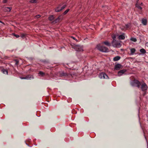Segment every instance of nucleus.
I'll return each instance as SVG.
<instances>
[{
  "label": "nucleus",
  "instance_id": "nucleus-8",
  "mask_svg": "<svg viewBox=\"0 0 148 148\" xmlns=\"http://www.w3.org/2000/svg\"><path fill=\"white\" fill-rule=\"evenodd\" d=\"M126 71V70L125 69H123L122 70H121L120 71H119L118 73V75L119 76H120L124 74V73Z\"/></svg>",
  "mask_w": 148,
  "mask_h": 148
},
{
  "label": "nucleus",
  "instance_id": "nucleus-35",
  "mask_svg": "<svg viewBox=\"0 0 148 148\" xmlns=\"http://www.w3.org/2000/svg\"><path fill=\"white\" fill-rule=\"evenodd\" d=\"M20 78L21 79H24V77H20Z\"/></svg>",
  "mask_w": 148,
  "mask_h": 148
},
{
  "label": "nucleus",
  "instance_id": "nucleus-28",
  "mask_svg": "<svg viewBox=\"0 0 148 148\" xmlns=\"http://www.w3.org/2000/svg\"><path fill=\"white\" fill-rule=\"evenodd\" d=\"M69 9L66 10H65L64 12L63 13V14H66L69 12Z\"/></svg>",
  "mask_w": 148,
  "mask_h": 148
},
{
  "label": "nucleus",
  "instance_id": "nucleus-38",
  "mask_svg": "<svg viewBox=\"0 0 148 148\" xmlns=\"http://www.w3.org/2000/svg\"><path fill=\"white\" fill-rule=\"evenodd\" d=\"M0 23H2V22L0 21Z\"/></svg>",
  "mask_w": 148,
  "mask_h": 148
},
{
  "label": "nucleus",
  "instance_id": "nucleus-43",
  "mask_svg": "<svg viewBox=\"0 0 148 148\" xmlns=\"http://www.w3.org/2000/svg\"><path fill=\"white\" fill-rule=\"evenodd\" d=\"M139 1V0H137V1Z\"/></svg>",
  "mask_w": 148,
  "mask_h": 148
},
{
  "label": "nucleus",
  "instance_id": "nucleus-24",
  "mask_svg": "<svg viewBox=\"0 0 148 148\" xmlns=\"http://www.w3.org/2000/svg\"><path fill=\"white\" fill-rule=\"evenodd\" d=\"M39 74L42 76H44L45 75V73L41 71L39 72Z\"/></svg>",
  "mask_w": 148,
  "mask_h": 148
},
{
  "label": "nucleus",
  "instance_id": "nucleus-22",
  "mask_svg": "<svg viewBox=\"0 0 148 148\" xmlns=\"http://www.w3.org/2000/svg\"><path fill=\"white\" fill-rule=\"evenodd\" d=\"M49 20L50 21H52L54 19V16L53 15H51L49 16Z\"/></svg>",
  "mask_w": 148,
  "mask_h": 148
},
{
  "label": "nucleus",
  "instance_id": "nucleus-18",
  "mask_svg": "<svg viewBox=\"0 0 148 148\" xmlns=\"http://www.w3.org/2000/svg\"><path fill=\"white\" fill-rule=\"evenodd\" d=\"M103 43L105 44V45L108 46H110L111 45L110 43L108 41H106L105 42H103Z\"/></svg>",
  "mask_w": 148,
  "mask_h": 148
},
{
  "label": "nucleus",
  "instance_id": "nucleus-12",
  "mask_svg": "<svg viewBox=\"0 0 148 148\" xmlns=\"http://www.w3.org/2000/svg\"><path fill=\"white\" fill-rule=\"evenodd\" d=\"M61 19V16H60L57 18L54 21H53L52 23L53 24L59 22L60 20Z\"/></svg>",
  "mask_w": 148,
  "mask_h": 148
},
{
  "label": "nucleus",
  "instance_id": "nucleus-15",
  "mask_svg": "<svg viewBox=\"0 0 148 148\" xmlns=\"http://www.w3.org/2000/svg\"><path fill=\"white\" fill-rule=\"evenodd\" d=\"M1 71L4 74H5L6 75L8 74V71L6 69H3L1 70Z\"/></svg>",
  "mask_w": 148,
  "mask_h": 148
},
{
  "label": "nucleus",
  "instance_id": "nucleus-17",
  "mask_svg": "<svg viewBox=\"0 0 148 148\" xmlns=\"http://www.w3.org/2000/svg\"><path fill=\"white\" fill-rule=\"evenodd\" d=\"M14 62L15 63V65L17 66L18 64L19 61L18 59H15L14 60Z\"/></svg>",
  "mask_w": 148,
  "mask_h": 148
},
{
  "label": "nucleus",
  "instance_id": "nucleus-31",
  "mask_svg": "<svg viewBox=\"0 0 148 148\" xmlns=\"http://www.w3.org/2000/svg\"><path fill=\"white\" fill-rule=\"evenodd\" d=\"M14 35L17 38H18L19 37V35H18L14 34Z\"/></svg>",
  "mask_w": 148,
  "mask_h": 148
},
{
  "label": "nucleus",
  "instance_id": "nucleus-14",
  "mask_svg": "<svg viewBox=\"0 0 148 148\" xmlns=\"http://www.w3.org/2000/svg\"><path fill=\"white\" fill-rule=\"evenodd\" d=\"M142 23L144 25H147V21L146 19H142Z\"/></svg>",
  "mask_w": 148,
  "mask_h": 148
},
{
  "label": "nucleus",
  "instance_id": "nucleus-32",
  "mask_svg": "<svg viewBox=\"0 0 148 148\" xmlns=\"http://www.w3.org/2000/svg\"><path fill=\"white\" fill-rule=\"evenodd\" d=\"M40 15H38L35 16L36 18H38L40 17Z\"/></svg>",
  "mask_w": 148,
  "mask_h": 148
},
{
  "label": "nucleus",
  "instance_id": "nucleus-6",
  "mask_svg": "<svg viewBox=\"0 0 148 148\" xmlns=\"http://www.w3.org/2000/svg\"><path fill=\"white\" fill-rule=\"evenodd\" d=\"M141 88L142 91H145L147 89V86L145 83H143L141 85Z\"/></svg>",
  "mask_w": 148,
  "mask_h": 148
},
{
  "label": "nucleus",
  "instance_id": "nucleus-42",
  "mask_svg": "<svg viewBox=\"0 0 148 148\" xmlns=\"http://www.w3.org/2000/svg\"><path fill=\"white\" fill-rule=\"evenodd\" d=\"M145 93L144 94V95H145Z\"/></svg>",
  "mask_w": 148,
  "mask_h": 148
},
{
  "label": "nucleus",
  "instance_id": "nucleus-39",
  "mask_svg": "<svg viewBox=\"0 0 148 148\" xmlns=\"http://www.w3.org/2000/svg\"><path fill=\"white\" fill-rule=\"evenodd\" d=\"M143 3H141V5H143Z\"/></svg>",
  "mask_w": 148,
  "mask_h": 148
},
{
  "label": "nucleus",
  "instance_id": "nucleus-41",
  "mask_svg": "<svg viewBox=\"0 0 148 148\" xmlns=\"http://www.w3.org/2000/svg\"><path fill=\"white\" fill-rule=\"evenodd\" d=\"M6 58H7V57H6ZM7 59L6 58H5V59Z\"/></svg>",
  "mask_w": 148,
  "mask_h": 148
},
{
  "label": "nucleus",
  "instance_id": "nucleus-29",
  "mask_svg": "<svg viewBox=\"0 0 148 148\" xmlns=\"http://www.w3.org/2000/svg\"><path fill=\"white\" fill-rule=\"evenodd\" d=\"M66 7V5H64L62 6L61 8H60L61 10H62L63 9H64Z\"/></svg>",
  "mask_w": 148,
  "mask_h": 148
},
{
  "label": "nucleus",
  "instance_id": "nucleus-13",
  "mask_svg": "<svg viewBox=\"0 0 148 148\" xmlns=\"http://www.w3.org/2000/svg\"><path fill=\"white\" fill-rule=\"evenodd\" d=\"M69 75L66 73L64 72H62L60 73V76H67Z\"/></svg>",
  "mask_w": 148,
  "mask_h": 148
},
{
  "label": "nucleus",
  "instance_id": "nucleus-1",
  "mask_svg": "<svg viewBox=\"0 0 148 148\" xmlns=\"http://www.w3.org/2000/svg\"><path fill=\"white\" fill-rule=\"evenodd\" d=\"M97 48L100 51L102 52H106L108 51V49L106 47L103 46L98 45L97 46Z\"/></svg>",
  "mask_w": 148,
  "mask_h": 148
},
{
  "label": "nucleus",
  "instance_id": "nucleus-37",
  "mask_svg": "<svg viewBox=\"0 0 148 148\" xmlns=\"http://www.w3.org/2000/svg\"><path fill=\"white\" fill-rule=\"evenodd\" d=\"M71 38H73V39H74V40H75V37H73V36H72V37H71Z\"/></svg>",
  "mask_w": 148,
  "mask_h": 148
},
{
  "label": "nucleus",
  "instance_id": "nucleus-30",
  "mask_svg": "<svg viewBox=\"0 0 148 148\" xmlns=\"http://www.w3.org/2000/svg\"><path fill=\"white\" fill-rule=\"evenodd\" d=\"M3 1H2V2L4 3H7L8 0H3Z\"/></svg>",
  "mask_w": 148,
  "mask_h": 148
},
{
  "label": "nucleus",
  "instance_id": "nucleus-5",
  "mask_svg": "<svg viewBox=\"0 0 148 148\" xmlns=\"http://www.w3.org/2000/svg\"><path fill=\"white\" fill-rule=\"evenodd\" d=\"M73 48L77 51H81L83 50L82 47L78 45H75Z\"/></svg>",
  "mask_w": 148,
  "mask_h": 148
},
{
  "label": "nucleus",
  "instance_id": "nucleus-7",
  "mask_svg": "<svg viewBox=\"0 0 148 148\" xmlns=\"http://www.w3.org/2000/svg\"><path fill=\"white\" fill-rule=\"evenodd\" d=\"M12 9V7H3L2 8V10L5 12H9Z\"/></svg>",
  "mask_w": 148,
  "mask_h": 148
},
{
  "label": "nucleus",
  "instance_id": "nucleus-4",
  "mask_svg": "<svg viewBox=\"0 0 148 148\" xmlns=\"http://www.w3.org/2000/svg\"><path fill=\"white\" fill-rule=\"evenodd\" d=\"M99 77L101 79H108V76L106 74L103 73H100L99 75Z\"/></svg>",
  "mask_w": 148,
  "mask_h": 148
},
{
  "label": "nucleus",
  "instance_id": "nucleus-36",
  "mask_svg": "<svg viewBox=\"0 0 148 148\" xmlns=\"http://www.w3.org/2000/svg\"><path fill=\"white\" fill-rule=\"evenodd\" d=\"M146 45L148 47V42H147L146 43Z\"/></svg>",
  "mask_w": 148,
  "mask_h": 148
},
{
  "label": "nucleus",
  "instance_id": "nucleus-3",
  "mask_svg": "<svg viewBox=\"0 0 148 148\" xmlns=\"http://www.w3.org/2000/svg\"><path fill=\"white\" fill-rule=\"evenodd\" d=\"M131 84L132 86H137L138 88L140 87V86L141 85L140 83L138 80H136L132 81L131 83Z\"/></svg>",
  "mask_w": 148,
  "mask_h": 148
},
{
  "label": "nucleus",
  "instance_id": "nucleus-23",
  "mask_svg": "<svg viewBox=\"0 0 148 148\" xmlns=\"http://www.w3.org/2000/svg\"><path fill=\"white\" fill-rule=\"evenodd\" d=\"M37 0H31L30 2L32 3H37Z\"/></svg>",
  "mask_w": 148,
  "mask_h": 148
},
{
  "label": "nucleus",
  "instance_id": "nucleus-26",
  "mask_svg": "<svg viewBox=\"0 0 148 148\" xmlns=\"http://www.w3.org/2000/svg\"><path fill=\"white\" fill-rule=\"evenodd\" d=\"M112 37L113 39V40H115V38H116V36L115 34H113L112 36Z\"/></svg>",
  "mask_w": 148,
  "mask_h": 148
},
{
  "label": "nucleus",
  "instance_id": "nucleus-21",
  "mask_svg": "<svg viewBox=\"0 0 148 148\" xmlns=\"http://www.w3.org/2000/svg\"><path fill=\"white\" fill-rule=\"evenodd\" d=\"M140 51L142 53L144 54L146 53V51L144 49H140Z\"/></svg>",
  "mask_w": 148,
  "mask_h": 148
},
{
  "label": "nucleus",
  "instance_id": "nucleus-25",
  "mask_svg": "<svg viewBox=\"0 0 148 148\" xmlns=\"http://www.w3.org/2000/svg\"><path fill=\"white\" fill-rule=\"evenodd\" d=\"M136 6L139 9H140V10H141L142 8L138 4V3H136Z\"/></svg>",
  "mask_w": 148,
  "mask_h": 148
},
{
  "label": "nucleus",
  "instance_id": "nucleus-27",
  "mask_svg": "<svg viewBox=\"0 0 148 148\" xmlns=\"http://www.w3.org/2000/svg\"><path fill=\"white\" fill-rule=\"evenodd\" d=\"M130 40L132 41H133L134 42H135L137 40L136 38H132L130 39Z\"/></svg>",
  "mask_w": 148,
  "mask_h": 148
},
{
  "label": "nucleus",
  "instance_id": "nucleus-34",
  "mask_svg": "<svg viewBox=\"0 0 148 148\" xmlns=\"http://www.w3.org/2000/svg\"><path fill=\"white\" fill-rule=\"evenodd\" d=\"M43 62H44L48 63L49 62L48 61H46V60H43Z\"/></svg>",
  "mask_w": 148,
  "mask_h": 148
},
{
  "label": "nucleus",
  "instance_id": "nucleus-9",
  "mask_svg": "<svg viewBox=\"0 0 148 148\" xmlns=\"http://www.w3.org/2000/svg\"><path fill=\"white\" fill-rule=\"evenodd\" d=\"M118 38L119 40H124L125 38V34L123 33L122 34L119 36Z\"/></svg>",
  "mask_w": 148,
  "mask_h": 148
},
{
  "label": "nucleus",
  "instance_id": "nucleus-20",
  "mask_svg": "<svg viewBox=\"0 0 148 148\" xmlns=\"http://www.w3.org/2000/svg\"><path fill=\"white\" fill-rule=\"evenodd\" d=\"M55 11L56 12H60L61 11L60 6L58 7L55 10Z\"/></svg>",
  "mask_w": 148,
  "mask_h": 148
},
{
  "label": "nucleus",
  "instance_id": "nucleus-10",
  "mask_svg": "<svg viewBox=\"0 0 148 148\" xmlns=\"http://www.w3.org/2000/svg\"><path fill=\"white\" fill-rule=\"evenodd\" d=\"M121 65L119 64H117L115 66L114 69L115 70H119L121 68Z\"/></svg>",
  "mask_w": 148,
  "mask_h": 148
},
{
  "label": "nucleus",
  "instance_id": "nucleus-33",
  "mask_svg": "<svg viewBox=\"0 0 148 148\" xmlns=\"http://www.w3.org/2000/svg\"><path fill=\"white\" fill-rule=\"evenodd\" d=\"M21 38H23V37H24L25 36V35L24 34H21Z\"/></svg>",
  "mask_w": 148,
  "mask_h": 148
},
{
  "label": "nucleus",
  "instance_id": "nucleus-16",
  "mask_svg": "<svg viewBox=\"0 0 148 148\" xmlns=\"http://www.w3.org/2000/svg\"><path fill=\"white\" fill-rule=\"evenodd\" d=\"M120 57L119 56H116L113 58V60L114 61H117L120 59Z\"/></svg>",
  "mask_w": 148,
  "mask_h": 148
},
{
  "label": "nucleus",
  "instance_id": "nucleus-19",
  "mask_svg": "<svg viewBox=\"0 0 148 148\" xmlns=\"http://www.w3.org/2000/svg\"><path fill=\"white\" fill-rule=\"evenodd\" d=\"M131 53L132 55L134 54V53L136 51V49L134 48H132L130 49Z\"/></svg>",
  "mask_w": 148,
  "mask_h": 148
},
{
  "label": "nucleus",
  "instance_id": "nucleus-40",
  "mask_svg": "<svg viewBox=\"0 0 148 148\" xmlns=\"http://www.w3.org/2000/svg\"><path fill=\"white\" fill-rule=\"evenodd\" d=\"M147 148H148V144L147 145Z\"/></svg>",
  "mask_w": 148,
  "mask_h": 148
},
{
  "label": "nucleus",
  "instance_id": "nucleus-2",
  "mask_svg": "<svg viewBox=\"0 0 148 148\" xmlns=\"http://www.w3.org/2000/svg\"><path fill=\"white\" fill-rule=\"evenodd\" d=\"M112 46L115 47L119 48L121 46L120 42L116 40H113L112 42Z\"/></svg>",
  "mask_w": 148,
  "mask_h": 148
},
{
  "label": "nucleus",
  "instance_id": "nucleus-11",
  "mask_svg": "<svg viewBox=\"0 0 148 148\" xmlns=\"http://www.w3.org/2000/svg\"><path fill=\"white\" fill-rule=\"evenodd\" d=\"M33 78V76L31 75H29L24 77V79H31Z\"/></svg>",
  "mask_w": 148,
  "mask_h": 148
}]
</instances>
